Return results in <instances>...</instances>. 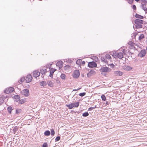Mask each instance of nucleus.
Segmentation results:
<instances>
[{"instance_id":"1","label":"nucleus","mask_w":147,"mask_h":147,"mask_svg":"<svg viewBox=\"0 0 147 147\" xmlns=\"http://www.w3.org/2000/svg\"><path fill=\"white\" fill-rule=\"evenodd\" d=\"M108 60L109 61L111 60V57L110 55L107 54H103L102 55L101 60L102 61L105 63H108Z\"/></svg>"},{"instance_id":"2","label":"nucleus","mask_w":147,"mask_h":147,"mask_svg":"<svg viewBox=\"0 0 147 147\" xmlns=\"http://www.w3.org/2000/svg\"><path fill=\"white\" fill-rule=\"evenodd\" d=\"M112 56L115 58H118L121 59L123 57V53L121 52H119L118 51H115L112 53Z\"/></svg>"},{"instance_id":"3","label":"nucleus","mask_w":147,"mask_h":147,"mask_svg":"<svg viewBox=\"0 0 147 147\" xmlns=\"http://www.w3.org/2000/svg\"><path fill=\"white\" fill-rule=\"evenodd\" d=\"M140 2L141 3V6L142 8L143 9L146 13H147V1L145 0H141Z\"/></svg>"},{"instance_id":"4","label":"nucleus","mask_w":147,"mask_h":147,"mask_svg":"<svg viewBox=\"0 0 147 147\" xmlns=\"http://www.w3.org/2000/svg\"><path fill=\"white\" fill-rule=\"evenodd\" d=\"M101 72V74L105 75V74L104 73H109L111 71V69L107 67H101L100 69Z\"/></svg>"},{"instance_id":"5","label":"nucleus","mask_w":147,"mask_h":147,"mask_svg":"<svg viewBox=\"0 0 147 147\" xmlns=\"http://www.w3.org/2000/svg\"><path fill=\"white\" fill-rule=\"evenodd\" d=\"M80 73L78 70H76L74 71L73 74V76L74 78H77L80 76Z\"/></svg>"},{"instance_id":"6","label":"nucleus","mask_w":147,"mask_h":147,"mask_svg":"<svg viewBox=\"0 0 147 147\" xmlns=\"http://www.w3.org/2000/svg\"><path fill=\"white\" fill-rule=\"evenodd\" d=\"M14 90V88H13L11 87L5 89L4 91V92L6 94H9V93L12 92Z\"/></svg>"},{"instance_id":"7","label":"nucleus","mask_w":147,"mask_h":147,"mask_svg":"<svg viewBox=\"0 0 147 147\" xmlns=\"http://www.w3.org/2000/svg\"><path fill=\"white\" fill-rule=\"evenodd\" d=\"M88 66L90 67H96V63L94 61L90 62L88 63Z\"/></svg>"},{"instance_id":"8","label":"nucleus","mask_w":147,"mask_h":147,"mask_svg":"<svg viewBox=\"0 0 147 147\" xmlns=\"http://www.w3.org/2000/svg\"><path fill=\"white\" fill-rule=\"evenodd\" d=\"M132 68L129 66L125 65L122 66V69L125 70L130 71L131 70Z\"/></svg>"},{"instance_id":"9","label":"nucleus","mask_w":147,"mask_h":147,"mask_svg":"<svg viewBox=\"0 0 147 147\" xmlns=\"http://www.w3.org/2000/svg\"><path fill=\"white\" fill-rule=\"evenodd\" d=\"M40 75V72L38 70H35L33 72V76L35 78H37Z\"/></svg>"},{"instance_id":"10","label":"nucleus","mask_w":147,"mask_h":147,"mask_svg":"<svg viewBox=\"0 0 147 147\" xmlns=\"http://www.w3.org/2000/svg\"><path fill=\"white\" fill-rule=\"evenodd\" d=\"M32 79V76L30 74H29L27 75L25 80L27 82L29 83L31 81Z\"/></svg>"},{"instance_id":"11","label":"nucleus","mask_w":147,"mask_h":147,"mask_svg":"<svg viewBox=\"0 0 147 147\" xmlns=\"http://www.w3.org/2000/svg\"><path fill=\"white\" fill-rule=\"evenodd\" d=\"M146 51L145 50H142L139 54V56L140 57H144L146 55Z\"/></svg>"},{"instance_id":"12","label":"nucleus","mask_w":147,"mask_h":147,"mask_svg":"<svg viewBox=\"0 0 147 147\" xmlns=\"http://www.w3.org/2000/svg\"><path fill=\"white\" fill-rule=\"evenodd\" d=\"M29 90L28 89H26L23 90L22 93L26 96H28L29 95Z\"/></svg>"},{"instance_id":"13","label":"nucleus","mask_w":147,"mask_h":147,"mask_svg":"<svg viewBox=\"0 0 147 147\" xmlns=\"http://www.w3.org/2000/svg\"><path fill=\"white\" fill-rule=\"evenodd\" d=\"M134 22L136 24H143L144 21L141 20L136 19L135 20Z\"/></svg>"},{"instance_id":"14","label":"nucleus","mask_w":147,"mask_h":147,"mask_svg":"<svg viewBox=\"0 0 147 147\" xmlns=\"http://www.w3.org/2000/svg\"><path fill=\"white\" fill-rule=\"evenodd\" d=\"M63 62L61 61H58L56 63L57 66L59 67V68H62L63 67Z\"/></svg>"},{"instance_id":"15","label":"nucleus","mask_w":147,"mask_h":147,"mask_svg":"<svg viewBox=\"0 0 147 147\" xmlns=\"http://www.w3.org/2000/svg\"><path fill=\"white\" fill-rule=\"evenodd\" d=\"M95 74V72L94 70H91L87 74V76L88 77L91 76L92 75H94Z\"/></svg>"},{"instance_id":"16","label":"nucleus","mask_w":147,"mask_h":147,"mask_svg":"<svg viewBox=\"0 0 147 147\" xmlns=\"http://www.w3.org/2000/svg\"><path fill=\"white\" fill-rule=\"evenodd\" d=\"M114 74L115 76H120L123 75V73L120 71H117L115 72Z\"/></svg>"},{"instance_id":"17","label":"nucleus","mask_w":147,"mask_h":147,"mask_svg":"<svg viewBox=\"0 0 147 147\" xmlns=\"http://www.w3.org/2000/svg\"><path fill=\"white\" fill-rule=\"evenodd\" d=\"M40 71L41 74L43 75L47 72V70L45 67H43L40 69Z\"/></svg>"},{"instance_id":"18","label":"nucleus","mask_w":147,"mask_h":147,"mask_svg":"<svg viewBox=\"0 0 147 147\" xmlns=\"http://www.w3.org/2000/svg\"><path fill=\"white\" fill-rule=\"evenodd\" d=\"M56 70V69H54L53 70H51L50 72L49 76L51 78H52L53 77V75L54 72Z\"/></svg>"},{"instance_id":"19","label":"nucleus","mask_w":147,"mask_h":147,"mask_svg":"<svg viewBox=\"0 0 147 147\" xmlns=\"http://www.w3.org/2000/svg\"><path fill=\"white\" fill-rule=\"evenodd\" d=\"M73 107H78L79 105V102H78L72 103Z\"/></svg>"},{"instance_id":"20","label":"nucleus","mask_w":147,"mask_h":147,"mask_svg":"<svg viewBox=\"0 0 147 147\" xmlns=\"http://www.w3.org/2000/svg\"><path fill=\"white\" fill-rule=\"evenodd\" d=\"M48 86L51 87H52L53 86V83L52 81H48L47 82Z\"/></svg>"},{"instance_id":"21","label":"nucleus","mask_w":147,"mask_h":147,"mask_svg":"<svg viewBox=\"0 0 147 147\" xmlns=\"http://www.w3.org/2000/svg\"><path fill=\"white\" fill-rule=\"evenodd\" d=\"M47 83L46 82L42 81L40 82V85L41 86L45 87L47 86Z\"/></svg>"},{"instance_id":"22","label":"nucleus","mask_w":147,"mask_h":147,"mask_svg":"<svg viewBox=\"0 0 147 147\" xmlns=\"http://www.w3.org/2000/svg\"><path fill=\"white\" fill-rule=\"evenodd\" d=\"M13 110V108L11 106L7 108V110L8 112L10 113H11V111Z\"/></svg>"},{"instance_id":"23","label":"nucleus","mask_w":147,"mask_h":147,"mask_svg":"<svg viewBox=\"0 0 147 147\" xmlns=\"http://www.w3.org/2000/svg\"><path fill=\"white\" fill-rule=\"evenodd\" d=\"M135 16L136 18L141 19H142L143 18V17L142 16L139 15L137 13L136 14Z\"/></svg>"},{"instance_id":"24","label":"nucleus","mask_w":147,"mask_h":147,"mask_svg":"<svg viewBox=\"0 0 147 147\" xmlns=\"http://www.w3.org/2000/svg\"><path fill=\"white\" fill-rule=\"evenodd\" d=\"M50 132L49 130H47L45 131L44 133V134L45 136H48L50 135Z\"/></svg>"},{"instance_id":"25","label":"nucleus","mask_w":147,"mask_h":147,"mask_svg":"<svg viewBox=\"0 0 147 147\" xmlns=\"http://www.w3.org/2000/svg\"><path fill=\"white\" fill-rule=\"evenodd\" d=\"M14 98L16 100H15L16 102H18L20 99V97L19 95H15L14 96Z\"/></svg>"},{"instance_id":"26","label":"nucleus","mask_w":147,"mask_h":147,"mask_svg":"<svg viewBox=\"0 0 147 147\" xmlns=\"http://www.w3.org/2000/svg\"><path fill=\"white\" fill-rule=\"evenodd\" d=\"M66 106L68 107L69 109H71L73 107L72 103L69 105H66Z\"/></svg>"},{"instance_id":"27","label":"nucleus","mask_w":147,"mask_h":147,"mask_svg":"<svg viewBox=\"0 0 147 147\" xmlns=\"http://www.w3.org/2000/svg\"><path fill=\"white\" fill-rule=\"evenodd\" d=\"M65 77H66L65 75V74H62L60 76V77L63 80H65Z\"/></svg>"},{"instance_id":"28","label":"nucleus","mask_w":147,"mask_h":147,"mask_svg":"<svg viewBox=\"0 0 147 147\" xmlns=\"http://www.w3.org/2000/svg\"><path fill=\"white\" fill-rule=\"evenodd\" d=\"M136 27L137 28H142V25L141 24H136Z\"/></svg>"},{"instance_id":"29","label":"nucleus","mask_w":147,"mask_h":147,"mask_svg":"<svg viewBox=\"0 0 147 147\" xmlns=\"http://www.w3.org/2000/svg\"><path fill=\"white\" fill-rule=\"evenodd\" d=\"M82 62V60L81 59H78L76 62L77 64L78 65H80L81 64V62Z\"/></svg>"},{"instance_id":"30","label":"nucleus","mask_w":147,"mask_h":147,"mask_svg":"<svg viewBox=\"0 0 147 147\" xmlns=\"http://www.w3.org/2000/svg\"><path fill=\"white\" fill-rule=\"evenodd\" d=\"M144 38V35L143 34H142L139 37L138 39L139 40H140L142 39H143Z\"/></svg>"},{"instance_id":"31","label":"nucleus","mask_w":147,"mask_h":147,"mask_svg":"<svg viewBox=\"0 0 147 147\" xmlns=\"http://www.w3.org/2000/svg\"><path fill=\"white\" fill-rule=\"evenodd\" d=\"M89 115V113L87 112H85L84 113L82 114V116L84 117H86L88 116Z\"/></svg>"},{"instance_id":"32","label":"nucleus","mask_w":147,"mask_h":147,"mask_svg":"<svg viewBox=\"0 0 147 147\" xmlns=\"http://www.w3.org/2000/svg\"><path fill=\"white\" fill-rule=\"evenodd\" d=\"M25 80V78H22L20 79V80L19 81H18V82L19 83H21L22 82H24Z\"/></svg>"},{"instance_id":"33","label":"nucleus","mask_w":147,"mask_h":147,"mask_svg":"<svg viewBox=\"0 0 147 147\" xmlns=\"http://www.w3.org/2000/svg\"><path fill=\"white\" fill-rule=\"evenodd\" d=\"M101 98L102 100L104 101H105L106 100L105 96L104 95H102L101 96Z\"/></svg>"},{"instance_id":"34","label":"nucleus","mask_w":147,"mask_h":147,"mask_svg":"<svg viewBox=\"0 0 147 147\" xmlns=\"http://www.w3.org/2000/svg\"><path fill=\"white\" fill-rule=\"evenodd\" d=\"M25 102V100L24 99H21L19 101V103L20 104H22Z\"/></svg>"},{"instance_id":"35","label":"nucleus","mask_w":147,"mask_h":147,"mask_svg":"<svg viewBox=\"0 0 147 147\" xmlns=\"http://www.w3.org/2000/svg\"><path fill=\"white\" fill-rule=\"evenodd\" d=\"M86 94V93L85 92H83L80 93L79 94V95L80 96H85Z\"/></svg>"},{"instance_id":"36","label":"nucleus","mask_w":147,"mask_h":147,"mask_svg":"<svg viewBox=\"0 0 147 147\" xmlns=\"http://www.w3.org/2000/svg\"><path fill=\"white\" fill-rule=\"evenodd\" d=\"M51 136H53L55 134V131L53 129H52L51 130Z\"/></svg>"},{"instance_id":"37","label":"nucleus","mask_w":147,"mask_h":147,"mask_svg":"<svg viewBox=\"0 0 147 147\" xmlns=\"http://www.w3.org/2000/svg\"><path fill=\"white\" fill-rule=\"evenodd\" d=\"M42 147H48V144L47 143H44L42 145Z\"/></svg>"},{"instance_id":"38","label":"nucleus","mask_w":147,"mask_h":147,"mask_svg":"<svg viewBox=\"0 0 147 147\" xmlns=\"http://www.w3.org/2000/svg\"><path fill=\"white\" fill-rule=\"evenodd\" d=\"M64 68L65 69H69L70 68V66L68 65H67L64 67Z\"/></svg>"},{"instance_id":"39","label":"nucleus","mask_w":147,"mask_h":147,"mask_svg":"<svg viewBox=\"0 0 147 147\" xmlns=\"http://www.w3.org/2000/svg\"><path fill=\"white\" fill-rule=\"evenodd\" d=\"M60 137L59 136H57V137L55 139V141L57 142L59 141L60 139Z\"/></svg>"},{"instance_id":"40","label":"nucleus","mask_w":147,"mask_h":147,"mask_svg":"<svg viewBox=\"0 0 147 147\" xmlns=\"http://www.w3.org/2000/svg\"><path fill=\"white\" fill-rule=\"evenodd\" d=\"M18 130V128L17 127H14L13 128V130L14 131H17Z\"/></svg>"},{"instance_id":"41","label":"nucleus","mask_w":147,"mask_h":147,"mask_svg":"<svg viewBox=\"0 0 147 147\" xmlns=\"http://www.w3.org/2000/svg\"><path fill=\"white\" fill-rule=\"evenodd\" d=\"M20 109H17L16 110V114H18L20 112Z\"/></svg>"},{"instance_id":"42","label":"nucleus","mask_w":147,"mask_h":147,"mask_svg":"<svg viewBox=\"0 0 147 147\" xmlns=\"http://www.w3.org/2000/svg\"><path fill=\"white\" fill-rule=\"evenodd\" d=\"M132 8L134 10H136V5H134L132 6Z\"/></svg>"},{"instance_id":"43","label":"nucleus","mask_w":147,"mask_h":147,"mask_svg":"<svg viewBox=\"0 0 147 147\" xmlns=\"http://www.w3.org/2000/svg\"><path fill=\"white\" fill-rule=\"evenodd\" d=\"M133 1L134 0H128V3L129 4H131L133 3Z\"/></svg>"},{"instance_id":"44","label":"nucleus","mask_w":147,"mask_h":147,"mask_svg":"<svg viewBox=\"0 0 147 147\" xmlns=\"http://www.w3.org/2000/svg\"><path fill=\"white\" fill-rule=\"evenodd\" d=\"M51 65V64H50L49 65H46L47 68L48 67H49V68L50 69V67Z\"/></svg>"},{"instance_id":"45","label":"nucleus","mask_w":147,"mask_h":147,"mask_svg":"<svg viewBox=\"0 0 147 147\" xmlns=\"http://www.w3.org/2000/svg\"><path fill=\"white\" fill-rule=\"evenodd\" d=\"M3 99H2V98H0V102H1V103H2L3 102Z\"/></svg>"},{"instance_id":"46","label":"nucleus","mask_w":147,"mask_h":147,"mask_svg":"<svg viewBox=\"0 0 147 147\" xmlns=\"http://www.w3.org/2000/svg\"><path fill=\"white\" fill-rule=\"evenodd\" d=\"M81 63H82V64L83 65H84L85 63V62L84 61H82V62H81Z\"/></svg>"},{"instance_id":"47","label":"nucleus","mask_w":147,"mask_h":147,"mask_svg":"<svg viewBox=\"0 0 147 147\" xmlns=\"http://www.w3.org/2000/svg\"><path fill=\"white\" fill-rule=\"evenodd\" d=\"M92 109H92V107H90L89 108L88 110L90 111H91L92 110Z\"/></svg>"},{"instance_id":"48","label":"nucleus","mask_w":147,"mask_h":147,"mask_svg":"<svg viewBox=\"0 0 147 147\" xmlns=\"http://www.w3.org/2000/svg\"><path fill=\"white\" fill-rule=\"evenodd\" d=\"M80 88L79 89H74L73 90V91H77L78 90H79L80 89Z\"/></svg>"},{"instance_id":"49","label":"nucleus","mask_w":147,"mask_h":147,"mask_svg":"<svg viewBox=\"0 0 147 147\" xmlns=\"http://www.w3.org/2000/svg\"><path fill=\"white\" fill-rule=\"evenodd\" d=\"M106 105H109V101H106Z\"/></svg>"},{"instance_id":"50","label":"nucleus","mask_w":147,"mask_h":147,"mask_svg":"<svg viewBox=\"0 0 147 147\" xmlns=\"http://www.w3.org/2000/svg\"><path fill=\"white\" fill-rule=\"evenodd\" d=\"M92 109H94L96 108V106L95 105L94 107H92Z\"/></svg>"},{"instance_id":"51","label":"nucleus","mask_w":147,"mask_h":147,"mask_svg":"<svg viewBox=\"0 0 147 147\" xmlns=\"http://www.w3.org/2000/svg\"><path fill=\"white\" fill-rule=\"evenodd\" d=\"M137 2H138L139 1H140V0H135Z\"/></svg>"},{"instance_id":"52","label":"nucleus","mask_w":147,"mask_h":147,"mask_svg":"<svg viewBox=\"0 0 147 147\" xmlns=\"http://www.w3.org/2000/svg\"><path fill=\"white\" fill-rule=\"evenodd\" d=\"M146 50H147V47H146Z\"/></svg>"}]
</instances>
